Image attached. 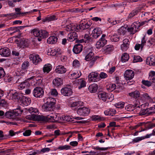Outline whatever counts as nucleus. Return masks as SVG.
Here are the masks:
<instances>
[{
	"label": "nucleus",
	"instance_id": "f704fd0d",
	"mask_svg": "<svg viewBox=\"0 0 155 155\" xmlns=\"http://www.w3.org/2000/svg\"><path fill=\"white\" fill-rule=\"evenodd\" d=\"M120 38V35L118 34H114L111 35L110 39L112 41L117 42L119 40Z\"/></svg>",
	"mask_w": 155,
	"mask_h": 155
},
{
	"label": "nucleus",
	"instance_id": "de8ad7c7",
	"mask_svg": "<svg viewBox=\"0 0 155 155\" xmlns=\"http://www.w3.org/2000/svg\"><path fill=\"white\" fill-rule=\"evenodd\" d=\"M155 42V39L153 38H149L147 42V46H151Z\"/></svg>",
	"mask_w": 155,
	"mask_h": 155
},
{
	"label": "nucleus",
	"instance_id": "79ce46f5",
	"mask_svg": "<svg viewBox=\"0 0 155 155\" xmlns=\"http://www.w3.org/2000/svg\"><path fill=\"white\" fill-rule=\"evenodd\" d=\"M145 127L147 129H150L155 127V124L150 122H147L145 124Z\"/></svg>",
	"mask_w": 155,
	"mask_h": 155
},
{
	"label": "nucleus",
	"instance_id": "0e129e2a",
	"mask_svg": "<svg viewBox=\"0 0 155 155\" xmlns=\"http://www.w3.org/2000/svg\"><path fill=\"white\" fill-rule=\"evenodd\" d=\"M95 150H107L108 149V147H100L98 146L96 147H94V148H93Z\"/></svg>",
	"mask_w": 155,
	"mask_h": 155
},
{
	"label": "nucleus",
	"instance_id": "393cba45",
	"mask_svg": "<svg viewBox=\"0 0 155 155\" xmlns=\"http://www.w3.org/2000/svg\"><path fill=\"white\" fill-rule=\"evenodd\" d=\"M77 24L74 25L70 24L69 25H67L65 27V29L68 31H73L74 30L77 31Z\"/></svg>",
	"mask_w": 155,
	"mask_h": 155
},
{
	"label": "nucleus",
	"instance_id": "603ef678",
	"mask_svg": "<svg viewBox=\"0 0 155 155\" xmlns=\"http://www.w3.org/2000/svg\"><path fill=\"white\" fill-rule=\"evenodd\" d=\"M27 71L26 70H24V69H22L20 71H17V72L16 73V78L17 76H23L24 75L25 73H26Z\"/></svg>",
	"mask_w": 155,
	"mask_h": 155
},
{
	"label": "nucleus",
	"instance_id": "4d7b16f0",
	"mask_svg": "<svg viewBox=\"0 0 155 155\" xmlns=\"http://www.w3.org/2000/svg\"><path fill=\"white\" fill-rule=\"evenodd\" d=\"M105 51L106 52H109L113 49L112 45H107L105 47Z\"/></svg>",
	"mask_w": 155,
	"mask_h": 155
},
{
	"label": "nucleus",
	"instance_id": "338daca9",
	"mask_svg": "<svg viewBox=\"0 0 155 155\" xmlns=\"http://www.w3.org/2000/svg\"><path fill=\"white\" fill-rule=\"evenodd\" d=\"M147 109H141L139 112V114L141 116L145 114L147 115Z\"/></svg>",
	"mask_w": 155,
	"mask_h": 155
},
{
	"label": "nucleus",
	"instance_id": "c85d7f7f",
	"mask_svg": "<svg viewBox=\"0 0 155 155\" xmlns=\"http://www.w3.org/2000/svg\"><path fill=\"white\" fill-rule=\"evenodd\" d=\"M140 11V9L138 8H136L135 9L132 10L130 14H129L128 18H131L137 15L138 13Z\"/></svg>",
	"mask_w": 155,
	"mask_h": 155
},
{
	"label": "nucleus",
	"instance_id": "e433bc0d",
	"mask_svg": "<svg viewBox=\"0 0 155 155\" xmlns=\"http://www.w3.org/2000/svg\"><path fill=\"white\" fill-rule=\"evenodd\" d=\"M94 56V53L91 51L89 52L86 56L85 59L87 61L92 60L93 58H95Z\"/></svg>",
	"mask_w": 155,
	"mask_h": 155
},
{
	"label": "nucleus",
	"instance_id": "ea45409f",
	"mask_svg": "<svg viewBox=\"0 0 155 155\" xmlns=\"http://www.w3.org/2000/svg\"><path fill=\"white\" fill-rule=\"evenodd\" d=\"M129 59V56L128 54L124 53L123 54L121 57V61L123 62L127 61Z\"/></svg>",
	"mask_w": 155,
	"mask_h": 155
},
{
	"label": "nucleus",
	"instance_id": "3c124183",
	"mask_svg": "<svg viewBox=\"0 0 155 155\" xmlns=\"http://www.w3.org/2000/svg\"><path fill=\"white\" fill-rule=\"evenodd\" d=\"M139 24V22L138 21L134 22L131 25L132 27H133L134 28L137 30H139V28L140 27V25Z\"/></svg>",
	"mask_w": 155,
	"mask_h": 155
},
{
	"label": "nucleus",
	"instance_id": "a211bd4d",
	"mask_svg": "<svg viewBox=\"0 0 155 155\" xmlns=\"http://www.w3.org/2000/svg\"><path fill=\"white\" fill-rule=\"evenodd\" d=\"M20 101L23 105L25 106L29 104L31 102V99L23 95Z\"/></svg>",
	"mask_w": 155,
	"mask_h": 155
},
{
	"label": "nucleus",
	"instance_id": "72a5a7b5",
	"mask_svg": "<svg viewBox=\"0 0 155 155\" xmlns=\"http://www.w3.org/2000/svg\"><path fill=\"white\" fill-rule=\"evenodd\" d=\"M148 78L152 82L155 83V71H151L149 73Z\"/></svg>",
	"mask_w": 155,
	"mask_h": 155
},
{
	"label": "nucleus",
	"instance_id": "13d9d810",
	"mask_svg": "<svg viewBox=\"0 0 155 155\" xmlns=\"http://www.w3.org/2000/svg\"><path fill=\"white\" fill-rule=\"evenodd\" d=\"M146 42V40L145 39V36H144L142 38L141 40V50H142L144 46L145 45Z\"/></svg>",
	"mask_w": 155,
	"mask_h": 155
},
{
	"label": "nucleus",
	"instance_id": "5701e85b",
	"mask_svg": "<svg viewBox=\"0 0 155 155\" xmlns=\"http://www.w3.org/2000/svg\"><path fill=\"white\" fill-rule=\"evenodd\" d=\"M107 42V41L106 40H103L100 39L99 41L97 42L95 45L96 47L97 48H100L105 45L106 44Z\"/></svg>",
	"mask_w": 155,
	"mask_h": 155
},
{
	"label": "nucleus",
	"instance_id": "412c9836",
	"mask_svg": "<svg viewBox=\"0 0 155 155\" xmlns=\"http://www.w3.org/2000/svg\"><path fill=\"white\" fill-rule=\"evenodd\" d=\"M55 72L58 74L64 73L66 71V69L62 65L58 66L55 69Z\"/></svg>",
	"mask_w": 155,
	"mask_h": 155
},
{
	"label": "nucleus",
	"instance_id": "20e7f679",
	"mask_svg": "<svg viewBox=\"0 0 155 155\" xmlns=\"http://www.w3.org/2000/svg\"><path fill=\"white\" fill-rule=\"evenodd\" d=\"M55 104V102L52 101H47L42 106V109L46 112L53 110V106Z\"/></svg>",
	"mask_w": 155,
	"mask_h": 155
},
{
	"label": "nucleus",
	"instance_id": "37998d69",
	"mask_svg": "<svg viewBox=\"0 0 155 155\" xmlns=\"http://www.w3.org/2000/svg\"><path fill=\"white\" fill-rule=\"evenodd\" d=\"M127 30L128 32L130 33V34H134L139 31V30H136L133 27H132V25L130 27L127 28Z\"/></svg>",
	"mask_w": 155,
	"mask_h": 155
},
{
	"label": "nucleus",
	"instance_id": "f257e3e1",
	"mask_svg": "<svg viewBox=\"0 0 155 155\" xmlns=\"http://www.w3.org/2000/svg\"><path fill=\"white\" fill-rule=\"evenodd\" d=\"M23 111L22 110L18 108L13 111H6L5 114V116L7 118L14 119L16 116L21 114Z\"/></svg>",
	"mask_w": 155,
	"mask_h": 155
},
{
	"label": "nucleus",
	"instance_id": "7c9ffc66",
	"mask_svg": "<svg viewBox=\"0 0 155 155\" xmlns=\"http://www.w3.org/2000/svg\"><path fill=\"white\" fill-rule=\"evenodd\" d=\"M52 66L51 64H45L43 69V72L44 73L46 72L47 73H48L51 70Z\"/></svg>",
	"mask_w": 155,
	"mask_h": 155
},
{
	"label": "nucleus",
	"instance_id": "bb28decb",
	"mask_svg": "<svg viewBox=\"0 0 155 155\" xmlns=\"http://www.w3.org/2000/svg\"><path fill=\"white\" fill-rule=\"evenodd\" d=\"M58 38L57 37L53 36L49 37L47 40V42L49 44H55L57 41Z\"/></svg>",
	"mask_w": 155,
	"mask_h": 155
},
{
	"label": "nucleus",
	"instance_id": "e2e57ef3",
	"mask_svg": "<svg viewBox=\"0 0 155 155\" xmlns=\"http://www.w3.org/2000/svg\"><path fill=\"white\" fill-rule=\"evenodd\" d=\"M85 40V42H88L90 41V40H91V38L90 37L89 35L87 34H85L84 37V38L83 39Z\"/></svg>",
	"mask_w": 155,
	"mask_h": 155
},
{
	"label": "nucleus",
	"instance_id": "423d86ee",
	"mask_svg": "<svg viewBox=\"0 0 155 155\" xmlns=\"http://www.w3.org/2000/svg\"><path fill=\"white\" fill-rule=\"evenodd\" d=\"M44 93L43 89L40 87L35 88L32 92V94L36 97H41L43 96Z\"/></svg>",
	"mask_w": 155,
	"mask_h": 155
},
{
	"label": "nucleus",
	"instance_id": "c03bdc74",
	"mask_svg": "<svg viewBox=\"0 0 155 155\" xmlns=\"http://www.w3.org/2000/svg\"><path fill=\"white\" fill-rule=\"evenodd\" d=\"M83 102L81 101H78L73 103L71 105L72 107H75V109L78 108L82 104Z\"/></svg>",
	"mask_w": 155,
	"mask_h": 155
},
{
	"label": "nucleus",
	"instance_id": "bf43d9fd",
	"mask_svg": "<svg viewBox=\"0 0 155 155\" xmlns=\"http://www.w3.org/2000/svg\"><path fill=\"white\" fill-rule=\"evenodd\" d=\"M5 75V73L3 68L0 67V79L4 77Z\"/></svg>",
	"mask_w": 155,
	"mask_h": 155
},
{
	"label": "nucleus",
	"instance_id": "a878e982",
	"mask_svg": "<svg viewBox=\"0 0 155 155\" xmlns=\"http://www.w3.org/2000/svg\"><path fill=\"white\" fill-rule=\"evenodd\" d=\"M25 112L27 113H29L31 114L32 115H35L34 114H37L38 112V110L36 108L32 107L28 109L26 108L25 109Z\"/></svg>",
	"mask_w": 155,
	"mask_h": 155
},
{
	"label": "nucleus",
	"instance_id": "774afa93",
	"mask_svg": "<svg viewBox=\"0 0 155 155\" xmlns=\"http://www.w3.org/2000/svg\"><path fill=\"white\" fill-rule=\"evenodd\" d=\"M73 64V66L75 67H79L80 65L79 62L77 60H75L74 61Z\"/></svg>",
	"mask_w": 155,
	"mask_h": 155
},
{
	"label": "nucleus",
	"instance_id": "473e14b6",
	"mask_svg": "<svg viewBox=\"0 0 155 155\" xmlns=\"http://www.w3.org/2000/svg\"><path fill=\"white\" fill-rule=\"evenodd\" d=\"M116 111L114 109H108L104 111V113L106 115L113 116L116 113Z\"/></svg>",
	"mask_w": 155,
	"mask_h": 155
},
{
	"label": "nucleus",
	"instance_id": "09e8293b",
	"mask_svg": "<svg viewBox=\"0 0 155 155\" xmlns=\"http://www.w3.org/2000/svg\"><path fill=\"white\" fill-rule=\"evenodd\" d=\"M71 146L69 145H65L63 146H60L58 148V149L60 150H68L70 149Z\"/></svg>",
	"mask_w": 155,
	"mask_h": 155
},
{
	"label": "nucleus",
	"instance_id": "69168bd1",
	"mask_svg": "<svg viewBox=\"0 0 155 155\" xmlns=\"http://www.w3.org/2000/svg\"><path fill=\"white\" fill-rule=\"evenodd\" d=\"M129 46H127L126 45L122 44L121 45L120 48L121 50L123 51H126L129 48Z\"/></svg>",
	"mask_w": 155,
	"mask_h": 155
},
{
	"label": "nucleus",
	"instance_id": "8fccbe9b",
	"mask_svg": "<svg viewBox=\"0 0 155 155\" xmlns=\"http://www.w3.org/2000/svg\"><path fill=\"white\" fill-rule=\"evenodd\" d=\"M142 61V58L139 56H135L134 58L133 62L134 63Z\"/></svg>",
	"mask_w": 155,
	"mask_h": 155
},
{
	"label": "nucleus",
	"instance_id": "b1692460",
	"mask_svg": "<svg viewBox=\"0 0 155 155\" xmlns=\"http://www.w3.org/2000/svg\"><path fill=\"white\" fill-rule=\"evenodd\" d=\"M98 85L96 83H93L90 85L88 87V90L91 93H95L98 89Z\"/></svg>",
	"mask_w": 155,
	"mask_h": 155
},
{
	"label": "nucleus",
	"instance_id": "cd10ccee",
	"mask_svg": "<svg viewBox=\"0 0 155 155\" xmlns=\"http://www.w3.org/2000/svg\"><path fill=\"white\" fill-rule=\"evenodd\" d=\"M63 80L60 78H56L53 81V83L56 86H58L62 84Z\"/></svg>",
	"mask_w": 155,
	"mask_h": 155
},
{
	"label": "nucleus",
	"instance_id": "39448f33",
	"mask_svg": "<svg viewBox=\"0 0 155 155\" xmlns=\"http://www.w3.org/2000/svg\"><path fill=\"white\" fill-rule=\"evenodd\" d=\"M110 94H108L106 92L102 91L99 92L98 94V96L99 98L102 99L103 101H105L107 99H110V101H112L114 99L113 97H109V95ZM111 96L114 97L113 95H112L111 94Z\"/></svg>",
	"mask_w": 155,
	"mask_h": 155
},
{
	"label": "nucleus",
	"instance_id": "7ed1b4c3",
	"mask_svg": "<svg viewBox=\"0 0 155 155\" xmlns=\"http://www.w3.org/2000/svg\"><path fill=\"white\" fill-rule=\"evenodd\" d=\"M86 19H84L80 21V24L78 25L77 24V31L80 30H83L88 28L90 27V22H86Z\"/></svg>",
	"mask_w": 155,
	"mask_h": 155
},
{
	"label": "nucleus",
	"instance_id": "f3484780",
	"mask_svg": "<svg viewBox=\"0 0 155 155\" xmlns=\"http://www.w3.org/2000/svg\"><path fill=\"white\" fill-rule=\"evenodd\" d=\"M83 48V45L81 44H77L74 47L73 51L75 54H78L80 53L82 51Z\"/></svg>",
	"mask_w": 155,
	"mask_h": 155
},
{
	"label": "nucleus",
	"instance_id": "1a4fd4ad",
	"mask_svg": "<svg viewBox=\"0 0 155 155\" xmlns=\"http://www.w3.org/2000/svg\"><path fill=\"white\" fill-rule=\"evenodd\" d=\"M30 60L32 61L34 64L36 65L42 61L38 54H32L29 56Z\"/></svg>",
	"mask_w": 155,
	"mask_h": 155
},
{
	"label": "nucleus",
	"instance_id": "dca6fc26",
	"mask_svg": "<svg viewBox=\"0 0 155 155\" xmlns=\"http://www.w3.org/2000/svg\"><path fill=\"white\" fill-rule=\"evenodd\" d=\"M78 37V34L75 31H71L68 36L67 40L72 42L77 39Z\"/></svg>",
	"mask_w": 155,
	"mask_h": 155
},
{
	"label": "nucleus",
	"instance_id": "c756f323",
	"mask_svg": "<svg viewBox=\"0 0 155 155\" xmlns=\"http://www.w3.org/2000/svg\"><path fill=\"white\" fill-rule=\"evenodd\" d=\"M129 95L132 98L137 99L139 97L140 93L138 91H136L129 93Z\"/></svg>",
	"mask_w": 155,
	"mask_h": 155
},
{
	"label": "nucleus",
	"instance_id": "4c0bfd02",
	"mask_svg": "<svg viewBox=\"0 0 155 155\" xmlns=\"http://www.w3.org/2000/svg\"><path fill=\"white\" fill-rule=\"evenodd\" d=\"M127 30V29L124 27H121L118 29V34L120 35H124Z\"/></svg>",
	"mask_w": 155,
	"mask_h": 155
},
{
	"label": "nucleus",
	"instance_id": "680f3d73",
	"mask_svg": "<svg viewBox=\"0 0 155 155\" xmlns=\"http://www.w3.org/2000/svg\"><path fill=\"white\" fill-rule=\"evenodd\" d=\"M31 131L30 130H26L23 134L24 136H29L31 135Z\"/></svg>",
	"mask_w": 155,
	"mask_h": 155
},
{
	"label": "nucleus",
	"instance_id": "f03ea898",
	"mask_svg": "<svg viewBox=\"0 0 155 155\" xmlns=\"http://www.w3.org/2000/svg\"><path fill=\"white\" fill-rule=\"evenodd\" d=\"M31 32L35 36L39 38H38L39 41H40L42 38L47 37L48 35V32L45 30H39L37 29H34L32 30Z\"/></svg>",
	"mask_w": 155,
	"mask_h": 155
},
{
	"label": "nucleus",
	"instance_id": "4468645a",
	"mask_svg": "<svg viewBox=\"0 0 155 155\" xmlns=\"http://www.w3.org/2000/svg\"><path fill=\"white\" fill-rule=\"evenodd\" d=\"M134 72L132 70H127L125 71L124 76L127 80H129L134 78Z\"/></svg>",
	"mask_w": 155,
	"mask_h": 155
},
{
	"label": "nucleus",
	"instance_id": "aec40b11",
	"mask_svg": "<svg viewBox=\"0 0 155 155\" xmlns=\"http://www.w3.org/2000/svg\"><path fill=\"white\" fill-rule=\"evenodd\" d=\"M146 63L150 66L155 65V56H151L146 60Z\"/></svg>",
	"mask_w": 155,
	"mask_h": 155
},
{
	"label": "nucleus",
	"instance_id": "f8f14e48",
	"mask_svg": "<svg viewBox=\"0 0 155 155\" xmlns=\"http://www.w3.org/2000/svg\"><path fill=\"white\" fill-rule=\"evenodd\" d=\"M98 73L92 72L88 76V78L90 81L95 82L98 78Z\"/></svg>",
	"mask_w": 155,
	"mask_h": 155
},
{
	"label": "nucleus",
	"instance_id": "6ab92c4d",
	"mask_svg": "<svg viewBox=\"0 0 155 155\" xmlns=\"http://www.w3.org/2000/svg\"><path fill=\"white\" fill-rule=\"evenodd\" d=\"M49 119L48 122H56L58 121L60 119L59 115L58 114H54L52 115H48Z\"/></svg>",
	"mask_w": 155,
	"mask_h": 155
},
{
	"label": "nucleus",
	"instance_id": "a19ab883",
	"mask_svg": "<svg viewBox=\"0 0 155 155\" xmlns=\"http://www.w3.org/2000/svg\"><path fill=\"white\" fill-rule=\"evenodd\" d=\"M47 54L48 55H51L52 56H54L56 55V50H55V49L50 48L48 49V51L47 52Z\"/></svg>",
	"mask_w": 155,
	"mask_h": 155
},
{
	"label": "nucleus",
	"instance_id": "58836bf2",
	"mask_svg": "<svg viewBox=\"0 0 155 155\" xmlns=\"http://www.w3.org/2000/svg\"><path fill=\"white\" fill-rule=\"evenodd\" d=\"M81 73L80 71H78L77 72H74L71 74L72 79H76L79 78L81 75Z\"/></svg>",
	"mask_w": 155,
	"mask_h": 155
},
{
	"label": "nucleus",
	"instance_id": "9d476101",
	"mask_svg": "<svg viewBox=\"0 0 155 155\" xmlns=\"http://www.w3.org/2000/svg\"><path fill=\"white\" fill-rule=\"evenodd\" d=\"M61 92L62 95L66 96H70L73 93L72 89L68 87L62 88L61 90Z\"/></svg>",
	"mask_w": 155,
	"mask_h": 155
},
{
	"label": "nucleus",
	"instance_id": "2eb2a0df",
	"mask_svg": "<svg viewBox=\"0 0 155 155\" xmlns=\"http://www.w3.org/2000/svg\"><path fill=\"white\" fill-rule=\"evenodd\" d=\"M101 29L99 28H94L92 31V37L94 38H97L102 34Z\"/></svg>",
	"mask_w": 155,
	"mask_h": 155
},
{
	"label": "nucleus",
	"instance_id": "c9c22d12",
	"mask_svg": "<svg viewBox=\"0 0 155 155\" xmlns=\"http://www.w3.org/2000/svg\"><path fill=\"white\" fill-rule=\"evenodd\" d=\"M57 19L55 15H52L45 18V19L43 20L42 21L43 22H49L50 21H53Z\"/></svg>",
	"mask_w": 155,
	"mask_h": 155
},
{
	"label": "nucleus",
	"instance_id": "0eeeda50",
	"mask_svg": "<svg viewBox=\"0 0 155 155\" xmlns=\"http://www.w3.org/2000/svg\"><path fill=\"white\" fill-rule=\"evenodd\" d=\"M10 94L11 99L18 102L20 101L23 95L21 93L15 91H13L12 93L11 92Z\"/></svg>",
	"mask_w": 155,
	"mask_h": 155
},
{
	"label": "nucleus",
	"instance_id": "2f4dec72",
	"mask_svg": "<svg viewBox=\"0 0 155 155\" xmlns=\"http://www.w3.org/2000/svg\"><path fill=\"white\" fill-rule=\"evenodd\" d=\"M77 82L80 85V86L78 87L79 89L86 86V82L83 79H79L77 80Z\"/></svg>",
	"mask_w": 155,
	"mask_h": 155
},
{
	"label": "nucleus",
	"instance_id": "052dcab7",
	"mask_svg": "<svg viewBox=\"0 0 155 155\" xmlns=\"http://www.w3.org/2000/svg\"><path fill=\"white\" fill-rule=\"evenodd\" d=\"M50 93L51 95L53 96H56L58 94V92L55 89H51Z\"/></svg>",
	"mask_w": 155,
	"mask_h": 155
},
{
	"label": "nucleus",
	"instance_id": "a18cd8bd",
	"mask_svg": "<svg viewBox=\"0 0 155 155\" xmlns=\"http://www.w3.org/2000/svg\"><path fill=\"white\" fill-rule=\"evenodd\" d=\"M29 65V63L28 61H25L22 63L21 65V69L26 70Z\"/></svg>",
	"mask_w": 155,
	"mask_h": 155
},
{
	"label": "nucleus",
	"instance_id": "49530a36",
	"mask_svg": "<svg viewBox=\"0 0 155 155\" xmlns=\"http://www.w3.org/2000/svg\"><path fill=\"white\" fill-rule=\"evenodd\" d=\"M142 82L143 84L148 87L151 86L153 83L150 80L149 81L145 80H142Z\"/></svg>",
	"mask_w": 155,
	"mask_h": 155
},
{
	"label": "nucleus",
	"instance_id": "864d4df0",
	"mask_svg": "<svg viewBox=\"0 0 155 155\" xmlns=\"http://www.w3.org/2000/svg\"><path fill=\"white\" fill-rule=\"evenodd\" d=\"M121 85H122V84H119V85L116 84H113L110 85V87L111 90H113L115 89L117 87V88H119L121 86Z\"/></svg>",
	"mask_w": 155,
	"mask_h": 155
},
{
	"label": "nucleus",
	"instance_id": "4be33fe9",
	"mask_svg": "<svg viewBox=\"0 0 155 155\" xmlns=\"http://www.w3.org/2000/svg\"><path fill=\"white\" fill-rule=\"evenodd\" d=\"M21 78V77H20V78H18L16 81L17 83H20V84L19 85L18 88L20 90H22L25 88L26 87H27L28 84V83L27 81H26L24 82L20 81Z\"/></svg>",
	"mask_w": 155,
	"mask_h": 155
},
{
	"label": "nucleus",
	"instance_id": "9b49d317",
	"mask_svg": "<svg viewBox=\"0 0 155 155\" xmlns=\"http://www.w3.org/2000/svg\"><path fill=\"white\" fill-rule=\"evenodd\" d=\"M0 54L2 56L8 57L11 54L9 49L7 47H4L0 49Z\"/></svg>",
	"mask_w": 155,
	"mask_h": 155
},
{
	"label": "nucleus",
	"instance_id": "5fc2aeb1",
	"mask_svg": "<svg viewBox=\"0 0 155 155\" xmlns=\"http://www.w3.org/2000/svg\"><path fill=\"white\" fill-rule=\"evenodd\" d=\"M125 108L127 111H132L134 110V107L133 106V105L130 104L126 106Z\"/></svg>",
	"mask_w": 155,
	"mask_h": 155
},
{
	"label": "nucleus",
	"instance_id": "6e6552de",
	"mask_svg": "<svg viewBox=\"0 0 155 155\" xmlns=\"http://www.w3.org/2000/svg\"><path fill=\"white\" fill-rule=\"evenodd\" d=\"M90 112V110L85 107H79L77 110V114L80 115L87 116Z\"/></svg>",
	"mask_w": 155,
	"mask_h": 155
},
{
	"label": "nucleus",
	"instance_id": "ddd939ff",
	"mask_svg": "<svg viewBox=\"0 0 155 155\" xmlns=\"http://www.w3.org/2000/svg\"><path fill=\"white\" fill-rule=\"evenodd\" d=\"M32 118H34V119L38 121H42L46 122H48L49 120V117L47 116V117L44 116L43 115H34L32 117Z\"/></svg>",
	"mask_w": 155,
	"mask_h": 155
},
{
	"label": "nucleus",
	"instance_id": "6e6d98bb",
	"mask_svg": "<svg viewBox=\"0 0 155 155\" xmlns=\"http://www.w3.org/2000/svg\"><path fill=\"white\" fill-rule=\"evenodd\" d=\"M99 57L97 56H96L95 58H93L92 60H90V62L88 64V65L89 67H91L93 66V65L94 64V63L97 58H99Z\"/></svg>",
	"mask_w": 155,
	"mask_h": 155
}]
</instances>
